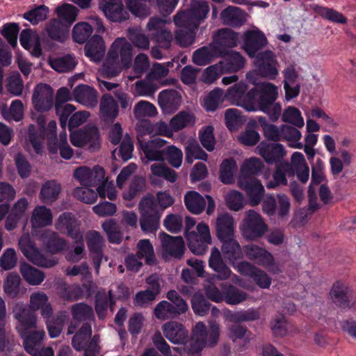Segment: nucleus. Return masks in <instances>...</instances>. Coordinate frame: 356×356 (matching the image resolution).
<instances>
[{
	"label": "nucleus",
	"mask_w": 356,
	"mask_h": 356,
	"mask_svg": "<svg viewBox=\"0 0 356 356\" xmlns=\"http://www.w3.org/2000/svg\"><path fill=\"white\" fill-rule=\"evenodd\" d=\"M209 12L208 2L194 0L189 9L179 11L174 16V23L179 28L175 33V39L181 47H186L194 42L195 30L207 18Z\"/></svg>",
	"instance_id": "f257e3e1"
},
{
	"label": "nucleus",
	"mask_w": 356,
	"mask_h": 356,
	"mask_svg": "<svg viewBox=\"0 0 356 356\" xmlns=\"http://www.w3.org/2000/svg\"><path fill=\"white\" fill-rule=\"evenodd\" d=\"M132 50V45L125 38L115 39L108 50L104 64V74L108 77H115L120 73L119 57L122 67L125 69L129 68L133 58Z\"/></svg>",
	"instance_id": "f03ea898"
},
{
	"label": "nucleus",
	"mask_w": 356,
	"mask_h": 356,
	"mask_svg": "<svg viewBox=\"0 0 356 356\" xmlns=\"http://www.w3.org/2000/svg\"><path fill=\"white\" fill-rule=\"evenodd\" d=\"M278 97L277 87L271 83H262L257 99V110H259L269 117L272 122H276L281 115L282 106L276 99Z\"/></svg>",
	"instance_id": "7ed1b4c3"
},
{
	"label": "nucleus",
	"mask_w": 356,
	"mask_h": 356,
	"mask_svg": "<svg viewBox=\"0 0 356 356\" xmlns=\"http://www.w3.org/2000/svg\"><path fill=\"white\" fill-rule=\"evenodd\" d=\"M219 339V326L213 323L210 325V332H208L205 324L198 322L192 332L191 341L188 347V353H199L204 347L216 346Z\"/></svg>",
	"instance_id": "20e7f679"
},
{
	"label": "nucleus",
	"mask_w": 356,
	"mask_h": 356,
	"mask_svg": "<svg viewBox=\"0 0 356 356\" xmlns=\"http://www.w3.org/2000/svg\"><path fill=\"white\" fill-rule=\"evenodd\" d=\"M48 300L44 293H34L31 296L30 302L33 309L29 307L17 305L13 309L15 318L19 323L22 330L33 328L36 325V316L35 310L42 308Z\"/></svg>",
	"instance_id": "39448f33"
},
{
	"label": "nucleus",
	"mask_w": 356,
	"mask_h": 356,
	"mask_svg": "<svg viewBox=\"0 0 356 356\" xmlns=\"http://www.w3.org/2000/svg\"><path fill=\"white\" fill-rule=\"evenodd\" d=\"M141 214L140 225L145 232H153L158 229L161 213L159 212L156 199L152 195L144 197L139 203Z\"/></svg>",
	"instance_id": "423d86ee"
},
{
	"label": "nucleus",
	"mask_w": 356,
	"mask_h": 356,
	"mask_svg": "<svg viewBox=\"0 0 356 356\" xmlns=\"http://www.w3.org/2000/svg\"><path fill=\"white\" fill-rule=\"evenodd\" d=\"M197 232H186L185 234L189 250L194 254L206 253L209 245L211 244V236L209 226L200 222L197 225Z\"/></svg>",
	"instance_id": "0eeeda50"
},
{
	"label": "nucleus",
	"mask_w": 356,
	"mask_h": 356,
	"mask_svg": "<svg viewBox=\"0 0 356 356\" xmlns=\"http://www.w3.org/2000/svg\"><path fill=\"white\" fill-rule=\"evenodd\" d=\"M241 230L245 238L256 240L264 234L268 230V226L258 213L250 209L245 214Z\"/></svg>",
	"instance_id": "6e6552de"
},
{
	"label": "nucleus",
	"mask_w": 356,
	"mask_h": 356,
	"mask_svg": "<svg viewBox=\"0 0 356 356\" xmlns=\"http://www.w3.org/2000/svg\"><path fill=\"white\" fill-rule=\"evenodd\" d=\"M257 73L262 77L275 80L278 75V62L273 51L266 50L259 52L254 57Z\"/></svg>",
	"instance_id": "1a4fd4ad"
},
{
	"label": "nucleus",
	"mask_w": 356,
	"mask_h": 356,
	"mask_svg": "<svg viewBox=\"0 0 356 356\" xmlns=\"http://www.w3.org/2000/svg\"><path fill=\"white\" fill-rule=\"evenodd\" d=\"M166 20L158 17H152L149 19L147 28L150 33V36L159 47L168 49L171 46L172 35L165 28Z\"/></svg>",
	"instance_id": "9d476101"
},
{
	"label": "nucleus",
	"mask_w": 356,
	"mask_h": 356,
	"mask_svg": "<svg viewBox=\"0 0 356 356\" xmlns=\"http://www.w3.org/2000/svg\"><path fill=\"white\" fill-rule=\"evenodd\" d=\"M18 245L24 257L38 266L51 268L57 264L55 259L47 258L42 254L28 237H21Z\"/></svg>",
	"instance_id": "9b49d317"
},
{
	"label": "nucleus",
	"mask_w": 356,
	"mask_h": 356,
	"mask_svg": "<svg viewBox=\"0 0 356 356\" xmlns=\"http://www.w3.org/2000/svg\"><path fill=\"white\" fill-rule=\"evenodd\" d=\"M278 207L275 197L273 194L266 195L262 202L263 211L268 216H273L276 213L280 218L287 216L291 207L289 198L285 194H278Z\"/></svg>",
	"instance_id": "f8f14e48"
},
{
	"label": "nucleus",
	"mask_w": 356,
	"mask_h": 356,
	"mask_svg": "<svg viewBox=\"0 0 356 356\" xmlns=\"http://www.w3.org/2000/svg\"><path fill=\"white\" fill-rule=\"evenodd\" d=\"M99 130L95 126L80 129L70 135V141L74 146L78 147L88 146V148L92 150L99 148Z\"/></svg>",
	"instance_id": "ddd939ff"
},
{
	"label": "nucleus",
	"mask_w": 356,
	"mask_h": 356,
	"mask_svg": "<svg viewBox=\"0 0 356 356\" xmlns=\"http://www.w3.org/2000/svg\"><path fill=\"white\" fill-rule=\"evenodd\" d=\"M99 9L105 17L113 22H122L129 18V11L122 0H99Z\"/></svg>",
	"instance_id": "4468645a"
},
{
	"label": "nucleus",
	"mask_w": 356,
	"mask_h": 356,
	"mask_svg": "<svg viewBox=\"0 0 356 356\" xmlns=\"http://www.w3.org/2000/svg\"><path fill=\"white\" fill-rule=\"evenodd\" d=\"M86 240L93 266L96 272L99 273L103 258L104 238L99 232L92 230L87 233Z\"/></svg>",
	"instance_id": "2eb2a0df"
},
{
	"label": "nucleus",
	"mask_w": 356,
	"mask_h": 356,
	"mask_svg": "<svg viewBox=\"0 0 356 356\" xmlns=\"http://www.w3.org/2000/svg\"><path fill=\"white\" fill-rule=\"evenodd\" d=\"M257 152L268 164L276 165L283 162L282 159L286 155L284 146L280 143H273L266 140L261 141L256 148Z\"/></svg>",
	"instance_id": "dca6fc26"
},
{
	"label": "nucleus",
	"mask_w": 356,
	"mask_h": 356,
	"mask_svg": "<svg viewBox=\"0 0 356 356\" xmlns=\"http://www.w3.org/2000/svg\"><path fill=\"white\" fill-rule=\"evenodd\" d=\"M238 187L244 191L251 206H257L264 195V188L257 179L238 178Z\"/></svg>",
	"instance_id": "f3484780"
},
{
	"label": "nucleus",
	"mask_w": 356,
	"mask_h": 356,
	"mask_svg": "<svg viewBox=\"0 0 356 356\" xmlns=\"http://www.w3.org/2000/svg\"><path fill=\"white\" fill-rule=\"evenodd\" d=\"M163 332L165 337L172 343L175 344L183 343L185 348L188 351V346L191 339L188 340V330L179 323L170 321L163 325Z\"/></svg>",
	"instance_id": "a211bd4d"
},
{
	"label": "nucleus",
	"mask_w": 356,
	"mask_h": 356,
	"mask_svg": "<svg viewBox=\"0 0 356 356\" xmlns=\"http://www.w3.org/2000/svg\"><path fill=\"white\" fill-rule=\"evenodd\" d=\"M219 56L222 58L218 63L224 72H236L245 64V58L239 52L231 49H220Z\"/></svg>",
	"instance_id": "6ab92c4d"
},
{
	"label": "nucleus",
	"mask_w": 356,
	"mask_h": 356,
	"mask_svg": "<svg viewBox=\"0 0 356 356\" xmlns=\"http://www.w3.org/2000/svg\"><path fill=\"white\" fill-rule=\"evenodd\" d=\"M56 229L65 233L68 236L74 239L76 242L82 241V234L80 232L79 224L74 216L70 212L60 215L56 224Z\"/></svg>",
	"instance_id": "aec40b11"
},
{
	"label": "nucleus",
	"mask_w": 356,
	"mask_h": 356,
	"mask_svg": "<svg viewBox=\"0 0 356 356\" xmlns=\"http://www.w3.org/2000/svg\"><path fill=\"white\" fill-rule=\"evenodd\" d=\"M32 100L37 111H49L53 106L51 87L47 83L37 85L33 92Z\"/></svg>",
	"instance_id": "412c9836"
},
{
	"label": "nucleus",
	"mask_w": 356,
	"mask_h": 356,
	"mask_svg": "<svg viewBox=\"0 0 356 356\" xmlns=\"http://www.w3.org/2000/svg\"><path fill=\"white\" fill-rule=\"evenodd\" d=\"M267 42L264 33L259 30L248 31L244 34V49L250 58L256 57Z\"/></svg>",
	"instance_id": "4be33fe9"
},
{
	"label": "nucleus",
	"mask_w": 356,
	"mask_h": 356,
	"mask_svg": "<svg viewBox=\"0 0 356 356\" xmlns=\"http://www.w3.org/2000/svg\"><path fill=\"white\" fill-rule=\"evenodd\" d=\"M181 96L175 89H165L158 95V103L163 113L172 114L180 106Z\"/></svg>",
	"instance_id": "5701e85b"
},
{
	"label": "nucleus",
	"mask_w": 356,
	"mask_h": 356,
	"mask_svg": "<svg viewBox=\"0 0 356 356\" xmlns=\"http://www.w3.org/2000/svg\"><path fill=\"white\" fill-rule=\"evenodd\" d=\"M220 18L224 25L238 28L245 23L247 13L239 7L228 6L221 11Z\"/></svg>",
	"instance_id": "b1692460"
},
{
	"label": "nucleus",
	"mask_w": 356,
	"mask_h": 356,
	"mask_svg": "<svg viewBox=\"0 0 356 356\" xmlns=\"http://www.w3.org/2000/svg\"><path fill=\"white\" fill-rule=\"evenodd\" d=\"M163 251L168 255L181 259L185 251V243L181 236H172L165 232L161 234Z\"/></svg>",
	"instance_id": "393cba45"
},
{
	"label": "nucleus",
	"mask_w": 356,
	"mask_h": 356,
	"mask_svg": "<svg viewBox=\"0 0 356 356\" xmlns=\"http://www.w3.org/2000/svg\"><path fill=\"white\" fill-rule=\"evenodd\" d=\"M74 99L88 108H95L98 104V92L86 84H79L72 91Z\"/></svg>",
	"instance_id": "a878e982"
},
{
	"label": "nucleus",
	"mask_w": 356,
	"mask_h": 356,
	"mask_svg": "<svg viewBox=\"0 0 356 356\" xmlns=\"http://www.w3.org/2000/svg\"><path fill=\"white\" fill-rule=\"evenodd\" d=\"M245 257L254 263L264 266H269L274 262L270 252L255 244H248L243 247Z\"/></svg>",
	"instance_id": "bb28decb"
},
{
	"label": "nucleus",
	"mask_w": 356,
	"mask_h": 356,
	"mask_svg": "<svg viewBox=\"0 0 356 356\" xmlns=\"http://www.w3.org/2000/svg\"><path fill=\"white\" fill-rule=\"evenodd\" d=\"M85 56L91 61L100 62L106 52V45L102 36L95 34L86 43L84 47Z\"/></svg>",
	"instance_id": "cd10ccee"
},
{
	"label": "nucleus",
	"mask_w": 356,
	"mask_h": 356,
	"mask_svg": "<svg viewBox=\"0 0 356 356\" xmlns=\"http://www.w3.org/2000/svg\"><path fill=\"white\" fill-rule=\"evenodd\" d=\"M216 233L220 241L234 236V220L227 213L218 215L216 221Z\"/></svg>",
	"instance_id": "c85d7f7f"
},
{
	"label": "nucleus",
	"mask_w": 356,
	"mask_h": 356,
	"mask_svg": "<svg viewBox=\"0 0 356 356\" xmlns=\"http://www.w3.org/2000/svg\"><path fill=\"white\" fill-rule=\"evenodd\" d=\"M238 33L231 29L224 28L218 30L215 35V41L218 48L220 49H228L237 46L238 42Z\"/></svg>",
	"instance_id": "c756f323"
},
{
	"label": "nucleus",
	"mask_w": 356,
	"mask_h": 356,
	"mask_svg": "<svg viewBox=\"0 0 356 356\" xmlns=\"http://www.w3.org/2000/svg\"><path fill=\"white\" fill-rule=\"evenodd\" d=\"M40 241L47 250L51 254H57L64 250L65 241L50 229H45L40 236Z\"/></svg>",
	"instance_id": "7c9ffc66"
},
{
	"label": "nucleus",
	"mask_w": 356,
	"mask_h": 356,
	"mask_svg": "<svg viewBox=\"0 0 356 356\" xmlns=\"http://www.w3.org/2000/svg\"><path fill=\"white\" fill-rule=\"evenodd\" d=\"M209 266L217 273V277L220 280H227L231 275V270L224 262L221 253L216 247L211 249Z\"/></svg>",
	"instance_id": "2f4dec72"
},
{
	"label": "nucleus",
	"mask_w": 356,
	"mask_h": 356,
	"mask_svg": "<svg viewBox=\"0 0 356 356\" xmlns=\"http://www.w3.org/2000/svg\"><path fill=\"white\" fill-rule=\"evenodd\" d=\"M101 118L108 122H113L119 113L118 104L110 94H104L100 99Z\"/></svg>",
	"instance_id": "473e14b6"
},
{
	"label": "nucleus",
	"mask_w": 356,
	"mask_h": 356,
	"mask_svg": "<svg viewBox=\"0 0 356 356\" xmlns=\"http://www.w3.org/2000/svg\"><path fill=\"white\" fill-rule=\"evenodd\" d=\"M68 28L58 19H51L45 26L48 37L52 40L63 42L66 38Z\"/></svg>",
	"instance_id": "72a5a7b5"
},
{
	"label": "nucleus",
	"mask_w": 356,
	"mask_h": 356,
	"mask_svg": "<svg viewBox=\"0 0 356 356\" xmlns=\"http://www.w3.org/2000/svg\"><path fill=\"white\" fill-rule=\"evenodd\" d=\"M184 203L187 209L194 214L201 213L206 207L205 199L196 191L187 192L184 195Z\"/></svg>",
	"instance_id": "f704fd0d"
},
{
	"label": "nucleus",
	"mask_w": 356,
	"mask_h": 356,
	"mask_svg": "<svg viewBox=\"0 0 356 356\" xmlns=\"http://www.w3.org/2000/svg\"><path fill=\"white\" fill-rule=\"evenodd\" d=\"M330 294L334 298L335 304L341 309L351 307L352 304L348 296V289L343 283L336 282L332 286Z\"/></svg>",
	"instance_id": "c9c22d12"
},
{
	"label": "nucleus",
	"mask_w": 356,
	"mask_h": 356,
	"mask_svg": "<svg viewBox=\"0 0 356 356\" xmlns=\"http://www.w3.org/2000/svg\"><path fill=\"white\" fill-rule=\"evenodd\" d=\"M136 255L139 259H145V264L154 266L156 264V258L152 244L149 239H141L137 244Z\"/></svg>",
	"instance_id": "e433bc0d"
},
{
	"label": "nucleus",
	"mask_w": 356,
	"mask_h": 356,
	"mask_svg": "<svg viewBox=\"0 0 356 356\" xmlns=\"http://www.w3.org/2000/svg\"><path fill=\"white\" fill-rule=\"evenodd\" d=\"M248 295L244 291L232 284H224V302L236 305L246 300Z\"/></svg>",
	"instance_id": "4c0bfd02"
},
{
	"label": "nucleus",
	"mask_w": 356,
	"mask_h": 356,
	"mask_svg": "<svg viewBox=\"0 0 356 356\" xmlns=\"http://www.w3.org/2000/svg\"><path fill=\"white\" fill-rule=\"evenodd\" d=\"M216 54H218V51L215 46L202 47L193 52V62L197 65H206L213 60Z\"/></svg>",
	"instance_id": "58836bf2"
},
{
	"label": "nucleus",
	"mask_w": 356,
	"mask_h": 356,
	"mask_svg": "<svg viewBox=\"0 0 356 356\" xmlns=\"http://www.w3.org/2000/svg\"><path fill=\"white\" fill-rule=\"evenodd\" d=\"M49 65L55 71L63 73L69 72L74 69L77 65L75 58L71 54H66L65 56L51 59L49 61Z\"/></svg>",
	"instance_id": "ea45409f"
},
{
	"label": "nucleus",
	"mask_w": 356,
	"mask_h": 356,
	"mask_svg": "<svg viewBox=\"0 0 356 356\" xmlns=\"http://www.w3.org/2000/svg\"><path fill=\"white\" fill-rule=\"evenodd\" d=\"M44 335V332L32 331L26 336H23L24 346L29 354L34 355L38 353V350L42 348L41 341L43 339Z\"/></svg>",
	"instance_id": "a19ab883"
},
{
	"label": "nucleus",
	"mask_w": 356,
	"mask_h": 356,
	"mask_svg": "<svg viewBox=\"0 0 356 356\" xmlns=\"http://www.w3.org/2000/svg\"><path fill=\"white\" fill-rule=\"evenodd\" d=\"M220 242L222 243V252L227 259L237 260L242 258L243 252L241 248L234 237H230Z\"/></svg>",
	"instance_id": "79ce46f5"
},
{
	"label": "nucleus",
	"mask_w": 356,
	"mask_h": 356,
	"mask_svg": "<svg viewBox=\"0 0 356 356\" xmlns=\"http://www.w3.org/2000/svg\"><path fill=\"white\" fill-rule=\"evenodd\" d=\"M20 272L23 278L31 285H38L44 279V273L42 271L26 263L21 264Z\"/></svg>",
	"instance_id": "37998d69"
},
{
	"label": "nucleus",
	"mask_w": 356,
	"mask_h": 356,
	"mask_svg": "<svg viewBox=\"0 0 356 356\" xmlns=\"http://www.w3.org/2000/svg\"><path fill=\"white\" fill-rule=\"evenodd\" d=\"M154 316L159 319H168L175 318L183 314L177 307L170 302L162 300L156 305L154 311Z\"/></svg>",
	"instance_id": "c03bdc74"
},
{
	"label": "nucleus",
	"mask_w": 356,
	"mask_h": 356,
	"mask_svg": "<svg viewBox=\"0 0 356 356\" xmlns=\"http://www.w3.org/2000/svg\"><path fill=\"white\" fill-rule=\"evenodd\" d=\"M102 227L106 233L108 241L113 244H120L123 239V233L115 219L111 218L104 221Z\"/></svg>",
	"instance_id": "a18cd8bd"
},
{
	"label": "nucleus",
	"mask_w": 356,
	"mask_h": 356,
	"mask_svg": "<svg viewBox=\"0 0 356 356\" xmlns=\"http://www.w3.org/2000/svg\"><path fill=\"white\" fill-rule=\"evenodd\" d=\"M79 11L76 7L70 3H64L56 9L58 19L67 27H70L76 19Z\"/></svg>",
	"instance_id": "49530a36"
},
{
	"label": "nucleus",
	"mask_w": 356,
	"mask_h": 356,
	"mask_svg": "<svg viewBox=\"0 0 356 356\" xmlns=\"http://www.w3.org/2000/svg\"><path fill=\"white\" fill-rule=\"evenodd\" d=\"M49 13V9L45 5H34L33 8L23 14V17L32 25H37L47 18Z\"/></svg>",
	"instance_id": "de8ad7c7"
},
{
	"label": "nucleus",
	"mask_w": 356,
	"mask_h": 356,
	"mask_svg": "<svg viewBox=\"0 0 356 356\" xmlns=\"http://www.w3.org/2000/svg\"><path fill=\"white\" fill-rule=\"evenodd\" d=\"M237 169L236 162L233 159H226L220 165L219 178L225 184L234 181V173Z\"/></svg>",
	"instance_id": "09e8293b"
},
{
	"label": "nucleus",
	"mask_w": 356,
	"mask_h": 356,
	"mask_svg": "<svg viewBox=\"0 0 356 356\" xmlns=\"http://www.w3.org/2000/svg\"><path fill=\"white\" fill-rule=\"evenodd\" d=\"M60 192V186L55 181H46L40 191V198L46 204L54 202Z\"/></svg>",
	"instance_id": "8fccbe9b"
},
{
	"label": "nucleus",
	"mask_w": 356,
	"mask_h": 356,
	"mask_svg": "<svg viewBox=\"0 0 356 356\" xmlns=\"http://www.w3.org/2000/svg\"><path fill=\"white\" fill-rule=\"evenodd\" d=\"M108 296L105 292H98L95 296V309L99 319H104L108 307V302L111 305L114 304L111 291L108 292Z\"/></svg>",
	"instance_id": "3c124183"
},
{
	"label": "nucleus",
	"mask_w": 356,
	"mask_h": 356,
	"mask_svg": "<svg viewBox=\"0 0 356 356\" xmlns=\"http://www.w3.org/2000/svg\"><path fill=\"white\" fill-rule=\"evenodd\" d=\"M31 222L34 225L39 227L51 225L52 222L51 210L45 206L37 207L33 211Z\"/></svg>",
	"instance_id": "603ef678"
},
{
	"label": "nucleus",
	"mask_w": 356,
	"mask_h": 356,
	"mask_svg": "<svg viewBox=\"0 0 356 356\" xmlns=\"http://www.w3.org/2000/svg\"><path fill=\"white\" fill-rule=\"evenodd\" d=\"M93 32V29L88 22H79L72 29L73 40L77 43L87 42Z\"/></svg>",
	"instance_id": "864d4df0"
},
{
	"label": "nucleus",
	"mask_w": 356,
	"mask_h": 356,
	"mask_svg": "<svg viewBox=\"0 0 356 356\" xmlns=\"http://www.w3.org/2000/svg\"><path fill=\"white\" fill-rule=\"evenodd\" d=\"M21 277L17 273H9L3 284L6 294L11 298H16L20 293Z\"/></svg>",
	"instance_id": "5fc2aeb1"
},
{
	"label": "nucleus",
	"mask_w": 356,
	"mask_h": 356,
	"mask_svg": "<svg viewBox=\"0 0 356 356\" xmlns=\"http://www.w3.org/2000/svg\"><path fill=\"white\" fill-rule=\"evenodd\" d=\"M264 168L261 159L252 157L246 161L241 168V175L239 178L252 179V175H258Z\"/></svg>",
	"instance_id": "6e6d98bb"
},
{
	"label": "nucleus",
	"mask_w": 356,
	"mask_h": 356,
	"mask_svg": "<svg viewBox=\"0 0 356 356\" xmlns=\"http://www.w3.org/2000/svg\"><path fill=\"white\" fill-rule=\"evenodd\" d=\"M194 123V115L188 112L182 111L171 119L170 125L173 130L177 131L183 129L188 125H193Z\"/></svg>",
	"instance_id": "4d7b16f0"
},
{
	"label": "nucleus",
	"mask_w": 356,
	"mask_h": 356,
	"mask_svg": "<svg viewBox=\"0 0 356 356\" xmlns=\"http://www.w3.org/2000/svg\"><path fill=\"white\" fill-rule=\"evenodd\" d=\"M294 175L293 166L288 161H283L276 165V169L273 175V179L279 185L286 186L287 184V179L286 175Z\"/></svg>",
	"instance_id": "13d9d810"
},
{
	"label": "nucleus",
	"mask_w": 356,
	"mask_h": 356,
	"mask_svg": "<svg viewBox=\"0 0 356 356\" xmlns=\"http://www.w3.org/2000/svg\"><path fill=\"white\" fill-rule=\"evenodd\" d=\"M191 307L195 314L203 316L211 309V304L200 293H195L191 298Z\"/></svg>",
	"instance_id": "bf43d9fd"
},
{
	"label": "nucleus",
	"mask_w": 356,
	"mask_h": 356,
	"mask_svg": "<svg viewBox=\"0 0 356 356\" xmlns=\"http://www.w3.org/2000/svg\"><path fill=\"white\" fill-rule=\"evenodd\" d=\"M72 318L77 321L90 320L93 316V309L91 306L84 302L76 303L72 306Z\"/></svg>",
	"instance_id": "052dcab7"
},
{
	"label": "nucleus",
	"mask_w": 356,
	"mask_h": 356,
	"mask_svg": "<svg viewBox=\"0 0 356 356\" xmlns=\"http://www.w3.org/2000/svg\"><path fill=\"white\" fill-rule=\"evenodd\" d=\"M213 131L214 129L211 125L204 127L199 131L200 141L202 145L209 152H212L216 145Z\"/></svg>",
	"instance_id": "680f3d73"
},
{
	"label": "nucleus",
	"mask_w": 356,
	"mask_h": 356,
	"mask_svg": "<svg viewBox=\"0 0 356 356\" xmlns=\"http://www.w3.org/2000/svg\"><path fill=\"white\" fill-rule=\"evenodd\" d=\"M186 161L192 163L195 159L207 161L208 154L202 149L197 143H189L185 149Z\"/></svg>",
	"instance_id": "e2e57ef3"
},
{
	"label": "nucleus",
	"mask_w": 356,
	"mask_h": 356,
	"mask_svg": "<svg viewBox=\"0 0 356 356\" xmlns=\"http://www.w3.org/2000/svg\"><path fill=\"white\" fill-rule=\"evenodd\" d=\"M282 120L290 123L297 127L304 126V120L298 108L294 106H289L286 108L282 116Z\"/></svg>",
	"instance_id": "0e129e2a"
},
{
	"label": "nucleus",
	"mask_w": 356,
	"mask_h": 356,
	"mask_svg": "<svg viewBox=\"0 0 356 356\" xmlns=\"http://www.w3.org/2000/svg\"><path fill=\"white\" fill-rule=\"evenodd\" d=\"M248 90V85L243 81L236 83L229 87L225 93V97L231 100L237 102L241 105L244 93Z\"/></svg>",
	"instance_id": "69168bd1"
},
{
	"label": "nucleus",
	"mask_w": 356,
	"mask_h": 356,
	"mask_svg": "<svg viewBox=\"0 0 356 356\" xmlns=\"http://www.w3.org/2000/svg\"><path fill=\"white\" fill-rule=\"evenodd\" d=\"M259 92L260 88L257 89L256 87L247 90L244 93L241 106L248 111H257V99L259 98Z\"/></svg>",
	"instance_id": "338daca9"
},
{
	"label": "nucleus",
	"mask_w": 356,
	"mask_h": 356,
	"mask_svg": "<svg viewBox=\"0 0 356 356\" xmlns=\"http://www.w3.org/2000/svg\"><path fill=\"white\" fill-rule=\"evenodd\" d=\"M19 26L17 23H7L4 24L1 31V34L6 39L8 42L14 48L17 45V35Z\"/></svg>",
	"instance_id": "774afa93"
}]
</instances>
